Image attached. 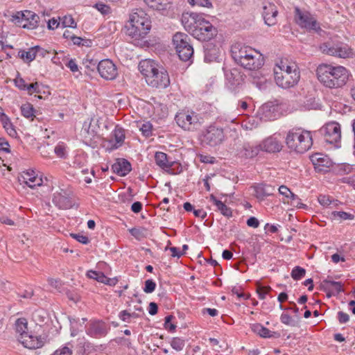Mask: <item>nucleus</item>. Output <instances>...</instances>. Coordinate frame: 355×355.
I'll return each mask as SVG.
<instances>
[{"label": "nucleus", "mask_w": 355, "mask_h": 355, "mask_svg": "<svg viewBox=\"0 0 355 355\" xmlns=\"http://www.w3.org/2000/svg\"><path fill=\"white\" fill-rule=\"evenodd\" d=\"M315 73L320 83L329 89L343 87L351 76L350 71L345 67L328 63L319 64L316 68Z\"/></svg>", "instance_id": "f257e3e1"}, {"label": "nucleus", "mask_w": 355, "mask_h": 355, "mask_svg": "<svg viewBox=\"0 0 355 355\" xmlns=\"http://www.w3.org/2000/svg\"><path fill=\"white\" fill-rule=\"evenodd\" d=\"M182 23L184 28L200 41H209L216 37L218 33L217 28L200 13H183Z\"/></svg>", "instance_id": "f03ea898"}, {"label": "nucleus", "mask_w": 355, "mask_h": 355, "mask_svg": "<svg viewBox=\"0 0 355 355\" xmlns=\"http://www.w3.org/2000/svg\"><path fill=\"white\" fill-rule=\"evenodd\" d=\"M274 80L283 89L295 86L300 79V70L296 62L288 58H281L273 67Z\"/></svg>", "instance_id": "7ed1b4c3"}, {"label": "nucleus", "mask_w": 355, "mask_h": 355, "mask_svg": "<svg viewBox=\"0 0 355 355\" xmlns=\"http://www.w3.org/2000/svg\"><path fill=\"white\" fill-rule=\"evenodd\" d=\"M125 33L136 40L144 39L151 29V20L142 8H135L129 14L125 26Z\"/></svg>", "instance_id": "20e7f679"}, {"label": "nucleus", "mask_w": 355, "mask_h": 355, "mask_svg": "<svg viewBox=\"0 0 355 355\" xmlns=\"http://www.w3.org/2000/svg\"><path fill=\"white\" fill-rule=\"evenodd\" d=\"M139 69L145 77L147 84L153 87L164 89L170 84L166 70L153 60H141L139 64Z\"/></svg>", "instance_id": "39448f33"}, {"label": "nucleus", "mask_w": 355, "mask_h": 355, "mask_svg": "<svg viewBox=\"0 0 355 355\" xmlns=\"http://www.w3.org/2000/svg\"><path fill=\"white\" fill-rule=\"evenodd\" d=\"M232 55L234 61L245 69L257 71L264 64L263 55L248 46H234L232 49Z\"/></svg>", "instance_id": "423d86ee"}, {"label": "nucleus", "mask_w": 355, "mask_h": 355, "mask_svg": "<svg viewBox=\"0 0 355 355\" xmlns=\"http://www.w3.org/2000/svg\"><path fill=\"white\" fill-rule=\"evenodd\" d=\"M288 148L296 153H304L313 145V138L310 131L302 128H293L285 138Z\"/></svg>", "instance_id": "0eeeda50"}, {"label": "nucleus", "mask_w": 355, "mask_h": 355, "mask_svg": "<svg viewBox=\"0 0 355 355\" xmlns=\"http://www.w3.org/2000/svg\"><path fill=\"white\" fill-rule=\"evenodd\" d=\"M10 20L17 26L34 30L39 26L40 17L31 10H25L13 13Z\"/></svg>", "instance_id": "6e6552de"}, {"label": "nucleus", "mask_w": 355, "mask_h": 355, "mask_svg": "<svg viewBox=\"0 0 355 355\" xmlns=\"http://www.w3.org/2000/svg\"><path fill=\"white\" fill-rule=\"evenodd\" d=\"M175 119L177 124L183 130L193 131L202 123L199 114L192 110H182L177 113Z\"/></svg>", "instance_id": "1a4fd4ad"}, {"label": "nucleus", "mask_w": 355, "mask_h": 355, "mask_svg": "<svg viewBox=\"0 0 355 355\" xmlns=\"http://www.w3.org/2000/svg\"><path fill=\"white\" fill-rule=\"evenodd\" d=\"M188 36L183 33H177L173 37V43L176 52L183 61H188L193 54V49L188 42Z\"/></svg>", "instance_id": "9d476101"}, {"label": "nucleus", "mask_w": 355, "mask_h": 355, "mask_svg": "<svg viewBox=\"0 0 355 355\" xmlns=\"http://www.w3.org/2000/svg\"><path fill=\"white\" fill-rule=\"evenodd\" d=\"M295 21L300 27L307 30L316 32L320 30L317 20L309 11L295 8Z\"/></svg>", "instance_id": "9b49d317"}, {"label": "nucleus", "mask_w": 355, "mask_h": 355, "mask_svg": "<svg viewBox=\"0 0 355 355\" xmlns=\"http://www.w3.org/2000/svg\"><path fill=\"white\" fill-rule=\"evenodd\" d=\"M281 110V104L277 100L270 101L260 107L258 114L263 120H274L279 116Z\"/></svg>", "instance_id": "f8f14e48"}, {"label": "nucleus", "mask_w": 355, "mask_h": 355, "mask_svg": "<svg viewBox=\"0 0 355 355\" xmlns=\"http://www.w3.org/2000/svg\"><path fill=\"white\" fill-rule=\"evenodd\" d=\"M322 132L325 141L329 144H337L341 140V126L336 121L327 123L322 128Z\"/></svg>", "instance_id": "ddd939ff"}, {"label": "nucleus", "mask_w": 355, "mask_h": 355, "mask_svg": "<svg viewBox=\"0 0 355 355\" xmlns=\"http://www.w3.org/2000/svg\"><path fill=\"white\" fill-rule=\"evenodd\" d=\"M97 70L101 77L106 80H113L118 76L117 67L110 59L101 60Z\"/></svg>", "instance_id": "4468645a"}, {"label": "nucleus", "mask_w": 355, "mask_h": 355, "mask_svg": "<svg viewBox=\"0 0 355 355\" xmlns=\"http://www.w3.org/2000/svg\"><path fill=\"white\" fill-rule=\"evenodd\" d=\"M283 148L281 137L276 135L265 138L259 144V148L261 151L270 154L279 153Z\"/></svg>", "instance_id": "2eb2a0df"}, {"label": "nucleus", "mask_w": 355, "mask_h": 355, "mask_svg": "<svg viewBox=\"0 0 355 355\" xmlns=\"http://www.w3.org/2000/svg\"><path fill=\"white\" fill-rule=\"evenodd\" d=\"M81 136L86 145L94 148L99 139L96 125L91 121L85 122L81 130Z\"/></svg>", "instance_id": "dca6fc26"}, {"label": "nucleus", "mask_w": 355, "mask_h": 355, "mask_svg": "<svg viewBox=\"0 0 355 355\" xmlns=\"http://www.w3.org/2000/svg\"><path fill=\"white\" fill-rule=\"evenodd\" d=\"M19 180L22 184H26L31 189L40 187L43 184L42 175L34 170L28 169L22 171Z\"/></svg>", "instance_id": "f3484780"}, {"label": "nucleus", "mask_w": 355, "mask_h": 355, "mask_svg": "<svg viewBox=\"0 0 355 355\" xmlns=\"http://www.w3.org/2000/svg\"><path fill=\"white\" fill-rule=\"evenodd\" d=\"M19 341L26 347L30 349H35L42 347L45 343V338L41 335L33 334H24L18 336Z\"/></svg>", "instance_id": "a211bd4d"}, {"label": "nucleus", "mask_w": 355, "mask_h": 355, "mask_svg": "<svg viewBox=\"0 0 355 355\" xmlns=\"http://www.w3.org/2000/svg\"><path fill=\"white\" fill-rule=\"evenodd\" d=\"M114 139H106L103 143V146L107 150H112L120 147L124 142L125 131L123 128L116 127L112 132Z\"/></svg>", "instance_id": "6ab92c4d"}, {"label": "nucleus", "mask_w": 355, "mask_h": 355, "mask_svg": "<svg viewBox=\"0 0 355 355\" xmlns=\"http://www.w3.org/2000/svg\"><path fill=\"white\" fill-rule=\"evenodd\" d=\"M311 160L315 171L318 173L328 172L332 166V162L329 157L321 153H315L311 155Z\"/></svg>", "instance_id": "aec40b11"}, {"label": "nucleus", "mask_w": 355, "mask_h": 355, "mask_svg": "<svg viewBox=\"0 0 355 355\" xmlns=\"http://www.w3.org/2000/svg\"><path fill=\"white\" fill-rule=\"evenodd\" d=\"M224 139L222 129L216 127H209L203 136V141L211 146L220 144Z\"/></svg>", "instance_id": "412c9836"}, {"label": "nucleus", "mask_w": 355, "mask_h": 355, "mask_svg": "<svg viewBox=\"0 0 355 355\" xmlns=\"http://www.w3.org/2000/svg\"><path fill=\"white\" fill-rule=\"evenodd\" d=\"M263 17L265 24L269 26H274L277 24V17L278 10L277 6L272 3H266L263 7Z\"/></svg>", "instance_id": "4be33fe9"}, {"label": "nucleus", "mask_w": 355, "mask_h": 355, "mask_svg": "<svg viewBox=\"0 0 355 355\" xmlns=\"http://www.w3.org/2000/svg\"><path fill=\"white\" fill-rule=\"evenodd\" d=\"M86 276L91 279L110 286H114L119 282L118 278L116 277L110 278L107 277L103 272L94 270H89L87 272Z\"/></svg>", "instance_id": "5701e85b"}, {"label": "nucleus", "mask_w": 355, "mask_h": 355, "mask_svg": "<svg viewBox=\"0 0 355 355\" xmlns=\"http://www.w3.org/2000/svg\"><path fill=\"white\" fill-rule=\"evenodd\" d=\"M251 329L254 334H257L261 338H270L279 337V333L272 331L259 323L252 324L251 325Z\"/></svg>", "instance_id": "b1692460"}, {"label": "nucleus", "mask_w": 355, "mask_h": 355, "mask_svg": "<svg viewBox=\"0 0 355 355\" xmlns=\"http://www.w3.org/2000/svg\"><path fill=\"white\" fill-rule=\"evenodd\" d=\"M112 169L117 175L125 176L131 171V164L125 159H119L112 166Z\"/></svg>", "instance_id": "393cba45"}, {"label": "nucleus", "mask_w": 355, "mask_h": 355, "mask_svg": "<svg viewBox=\"0 0 355 355\" xmlns=\"http://www.w3.org/2000/svg\"><path fill=\"white\" fill-rule=\"evenodd\" d=\"M256 198L259 200H263L266 197L271 196L275 188L266 184H258L254 187Z\"/></svg>", "instance_id": "a878e982"}, {"label": "nucleus", "mask_w": 355, "mask_h": 355, "mask_svg": "<svg viewBox=\"0 0 355 355\" xmlns=\"http://www.w3.org/2000/svg\"><path fill=\"white\" fill-rule=\"evenodd\" d=\"M53 202L60 209H68L72 207V202L70 198L59 192L54 193Z\"/></svg>", "instance_id": "bb28decb"}, {"label": "nucleus", "mask_w": 355, "mask_h": 355, "mask_svg": "<svg viewBox=\"0 0 355 355\" xmlns=\"http://www.w3.org/2000/svg\"><path fill=\"white\" fill-rule=\"evenodd\" d=\"M336 53V58L344 59L352 58L354 55L352 49L347 44L343 43L337 44Z\"/></svg>", "instance_id": "cd10ccee"}, {"label": "nucleus", "mask_w": 355, "mask_h": 355, "mask_svg": "<svg viewBox=\"0 0 355 355\" xmlns=\"http://www.w3.org/2000/svg\"><path fill=\"white\" fill-rule=\"evenodd\" d=\"M144 1L149 8L157 10H166L171 3V0H144Z\"/></svg>", "instance_id": "c85d7f7f"}, {"label": "nucleus", "mask_w": 355, "mask_h": 355, "mask_svg": "<svg viewBox=\"0 0 355 355\" xmlns=\"http://www.w3.org/2000/svg\"><path fill=\"white\" fill-rule=\"evenodd\" d=\"M41 49L39 46H35L33 47L30 48L27 51H19L20 57L26 62H31L33 61L37 53Z\"/></svg>", "instance_id": "c756f323"}, {"label": "nucleus", "mask_w": 355, "mask_h": 355, "mask_svg": "<svg viewBox=\"0 0 355 355\" xmlns=\"http://www.w3.org/2000/svg\"><path fill=\"white\" fill-rule=\"evenodd\" d=\"M156 164L163 169H168L172 166V164L167 159V155L162 152H157L155 155Z\"/></svg>", "instance_id": "7c9ffc66"}, {"label": "nucleus", "mask_w": 355, "mask_h": 355, "mask_svg": "<svg viewBox=\"0 0 355 355\" xmlns=\"http://www.w3.org/2000/svg\"><path fill=\"white\" fill-rule=\"evenodd\" d=\"M210 200L216 205L218 210H219L223 215L226 216H232V210L227 207V206L223 202L218 200L213 194L210 196Z\"/></svg>", "instance_id": "2f4dec72"}, {"label": "nucleus", "mask_w": 355, "mask_h": 355, "mask_svg": "<svg viewBox=\"0 0 355 355\" xmlns=\"http://www.w3.org/2000/svg\"><path fill=\"white\" fill-rule=\"evenodd\" d=\"M2 123V125L6 132L12 137H17V132L13 125V123L11 122L10 119L7 116L4 119L0 121Z\"/></svg>", "instance_id": "473e14b6"}, {"label": "nucleus", "mask_w": 355, "mask_h": 355, "mask_svg": "<svg viewBox=\"0 0 355 355\" xmlns=\"http://www.w3.org/2000/svg\"><path fill=\"white\" fill-rule=\"evenodd\" d=\"M15 329L19 336H23L24 334H27L28 332V321L26 318H19L15 322Z\"/></svg>", "instance_id": "72a5a7b5"}, {"label": "nucleus", "mask_w": 355, "mask_h": 355, "mask_svg": "<svg viewBox=\"0 0 355 355\" xmlns=\"http://www.w3.org/2000/svg\"><path fill=\"white\" fill-rule=\"evenodd\" d=\"M137 312H129L126 310L122 311L119 314V318L123 322H129L131 318H138L140 316L141 313H142L143 310L141 307H139L136 309Z\"/></svg>", "instance_id": "f704fd0d"}, {"label": "nucleus", "mask_w": 355, "mask_h": 355, "mask_svg": "<svg viewBox=\"0 0 355 355\" xmlns=\"http://www.w3.org/2000/svg\"><path fill=\"white\" fill-rule=\"evenodd\" d=\"M337 44L324 43L320 45V49L322 53L336 57Z\"/></svg>", "instance_id": "c9c22d12"}, {"label": "nucleus", "mask_w": 355, "mask_h": 355, "mask_svg": "<svg viewBox=\"0 0 355 355\" xmlns=\"http://www.w3.org/2000/svg\"><path fill=\"white\" fill-rule=\"evenodd\" d=\"M21 114L29 119L33 120L35 117V109L31 103H25L21 106Z\"/></svg>", "instance_id": "e433bc0d"}, {"label": "nucleus", "mask_w": 355, "mask_h": 355, "mask_svg": "<svg viewBox=\"0 0 355 355\" xmlns=\"http://www.w3.org/2000/svg\"><path fill=\"white\" fill-rule=\"evenodd\" d=\"M60 24L63 28H76V22L73 19L71 15H65L62 18H60Z\"/></svg>", "instance_id": "4c0bfd02"}, {"label": "nucleus", "mask_w": 355, "mask_h": 355, "mask_svg": "<svg viewBox=\"0 0 355 355\" xmlns=\"http://www.w3.org/2000/svg\"><path fill=\"white\" fill-rule=\"evenodd\" d=\"M244 155L248 158H252L258 155L261 150L259 148V144L254 147L246 145L243 147Z\"/></svg>", "instance_id": "58836bf2"}, {"label": "nucleus", "mask_w": 355, "mask_h": 355, "mask_svg": "<svg viewBox=\"0 0 355 355\" xmlns=\"http://www.w3.org/2000/svg\"><path fill=\"white\" fill-rule=\"evenodd\" d=\"M184 345V340L179 337H175L171 341V347L178 352L182 351Z\"/></svg>", "instance_id": "ea45409f"}, {"label": "nucleus", "mask_w": 355, "mask_h": 355, "mask_svg": "<svg viewBox=\"0 0 355 355\" xmlns=\"http://www.w3.org/2000/svg\"><path fill=\"white\" fill-rule=\"evenodd\" d=\"M142 135L146 137H149L153 135V126L149 121L144 123L139 128Z\"/></svg>", "instance_id": "a19ab883"}, {"label": "nucleus", "mask_w": 355, "mask_h": 355, "mask_svg": "<svg viewBox=\"0 0 355 355\" xmlns=\"http://www.w3.org/2000/svg\"><path fill=\"white\" fill-rule=\"evenodd\" d=\"M191 6H200L210 8L212 3L209 0H187Z\"/></svg>", "instance_id": "79ce46f5"}, {"label": "nucleus", "mask_w": 355, "mask_h": 355, "mask_svg": "<svg viewBox=\"0 0 355 355\" xmlns=\"http://www.w3.org/2000/svg\"><path fill=\"white\" fill-rule=\"evenodd\" d=\"M55 155L60 158L67 157V146L64 143H59L54 149Z\"/></svg>", "instance_id": "37998d69"}, {"label": "nucleus", "mask_w": 355, "mask_h": 355, "mask_svg": "<svg viewBox=\"0 0 355 355\" xmlns=\"http://www.w3.org/2000/svg\"><path fill=\"white\" fill-rule=\"evenodd\" d=\"M306 271L304 268L296 266L291 272V277L295 280H299L305 275Z\"/></svg>", "instance_id": "c03bdc74"}, {"label": "nucleus", "mask_w": 355, "mask_h": 355, "mask_svg": "<svg viewBox=\"0 0 355 355\" xmlns=\"http://www.w3.org/2000/svg\"><path fill=\"white\" fill-rule=\"evenodd\" d=\"M332 215L335 218H339L343 220H352L354 218V215L345 211H333Z\"/></svg>", "instance_id": "a18cd8bd"}, {"label": "nucleus", "mask_w": 355, "mask_h": 355, "mask_svg": "<svg viewBox=\"0 0 355 355\" xmlns=\"http://www.w3.org/2000/svg\"><path fill=\"white\" fill-rule=\"evenodd\" d=\"M41 85L37 82L34 83L28 84L27 87V92L28 94L32 95L33 94L41 93Z\"/></svg>", "instance_id": "49530a36"}, {"label": "nucleus", "mask_w": 355, "mask_h": 355, "mask_svg": "<svg viewBox=\"0 0 355 355\" xmlns=\"http://www.w3.org/2000/svg\"><path fill=\"white\" fill-rule=\"evenodd\" d=\"M318 200L319 203L324 207H328L331 205V203L334 202V200L331 199V198L326 195H320L318 197Z\"/></svg>", "instance_id": "de8ad7c7"}, {"label": "nucleus", "mask_w": 355, "mask_h": 355, "mask_svg": "<svg viewBox=\"0 0 355 355\" xmlns=\"http://www.w3.org/2000/svg\"><path fill=\"white\" fill-rule=\"evenodd\" d=\"M271 288L270 286H263L261 285H258L257 288V293L261 300H263L266 298L267 294L270 292Z\"/></svg>", "instance_id": "09e8293b"}, {"label": "nucleus", "mask_w": 355, "mask_h": 355, "mask_svg": "<svg viewBox=\"0 0 355 355\" xmlns=\"http://www.w3.org/2000/svg\"><path fill=\"white\" fill-rule=\"evenodd\" d=\"M94 7L102 14V15H108L111 13V8L109 6L103 3H96Z\"/></svg>", "instance_id": "8fccbe9b"}, {"label": "nucleus", "mask_w": 355, "mask_h": 355, "mask_svg": "<svg viewBox=\"0 0 355 355\" xmlns=\"http://www.w3.org/2000/svg\"><path fill=\"white\" fill-rule=\"evenodd\" d=\"M156 284L152 279H148L145 282V286L144 288V291L146 293H150L153 292L155 289Z\"/></svg>", "instance_id": "3c124183"}, {"label": "nucleus", "mask_w": 355, "mask_h": 355, "mask_svg": "<svg viewBox=\"0 0 355 355\" xmlns=\"http://www.w3.org/2000/svg\"><path fill=\"white\" fill-rule=\"evenodd\" d=\"M15 86L19 89L20 90H24L26 91L28 85L25 83V80L21 78V77H17L15 80Z\"/></svg>", "instance_id": "603ef678"}, {"label": "nucleus", "mask_w": 355, "mask_h": 355, "mask_svg": "<svg viewBox=\"0 0 355 355\" xmlns=\"http://www.w3.org/2000/svg\"><path fill=\"white\" fill-rule=\"evenodd\" d=\"M173 318V317L171 315H167L165 318L164 327L170 331H174L176 328V326L171 322Z\"/></svg>", "instance_id": "864d4df0"}, {"label": "nucleus", "mask_w": 355, "mask_h": 355, "mask_svg": "<svg viewBox=\"0 0 355 355\" xmlns=\"http://www.w3.org/2000/svg\"><path fill=\"white\" fill-rule=\"evenodd\" d=\"M52 355H73V352L71 349L64 346L55 350Z\"/></svg>", "instance_id": "5fc2aeb1"}, {"label": "nucleus", "mask_w": 355, "mask_h": 355, "mask_svg": "<svg viewBox=\"0 0 355 355\" xmlns=\"http://www.w3.org/2000/svg\"><path fill=\"white\" fill-rule=\"evenodd\" d=\"M198 157L202 163L213 164L215 162V158L212 156H210L209 155L199 154L198 155Z\"/></svg>", "instance_id": "6e6d98bb"}, {"label": "nucleus", "mask_w": 355, "mask_h": 355, "mask_svg": "<svg viewBox=\"0 0 355 355\" xmlns=\"http://www.w3.org/2000/svg\"><path fill=\"white\" fill-rule=\"evenodd\" d=\"M326 283L330 288H331L337 293H340L343 291L342 284H340V282L326 281Z\"/></svg>", "instance_id": "4d7b16f0"}, {"label": "nucleus", "mask_w": 355, "mask_h": 355, "mask_svg": "<svg viewBox=\"0 0 355 355\" xmlns=\"http://www.w3.org/2000/svg\"><path fill=\"white\" fill-rule=\"evenodd\" d=\"M279 193L284 197L286 199L288 198V196L292 192L290 189L286 185H281L278 189Z\"/></svg>", "instance_id": "13d9d810"}, {"label": "nucleus", "mask_w": 355, "mask_h": 355, "mask_svg": "<svg viewBox=\"0 0 355 355\" xmlns=\"http://www.w3.org/2000/svg\"><path fill=\"white\" fill-rule=\"evenodd\" d=\"M0 151L10 153V145L8 142L3 138H0Z\"/></svg>", "instance_id": "bf43d9fd"}, {"label": "nucleus", "mask_w": 355, "mask_h": 355, "mask_svg": "<svg viewBox=\"0 0 355 355\" xmlns=\"http://www.w3.org/2000/svg\"><path fill=\"white\" fill-rule=\"evenodd\" d=\"M167 250H169L171 252V256L172 257H178V258H180L182 254L183 253H182L181 252H180L178 250V249L175 247H166L165 248V251H167Z\"/></svg>", "instance_id": "052dcab7"}, {"label": "nucleus", "mask_w": 355, "mask_h": 355, "mask_svg": "<svg viewBox=\"0 0 355 355\" xmlns=\"http://www.w3.org/2000/svg\"><path fill=\"white\" fill-rule=\"evenodd\" d=\"M60 25V20H58L55 18H52L48 21V28L51 30H54L59 27Z\"/></svg>", "instance_id": "680f3d73"}, {"label": "nucleus", "mask_w": 355, "mask_h": 355, "mask_svg": "<svg viewBox=\"0 0 355 355\" xmlns=\"http://www.w3.org/2000/svg\"><path fill=\"white\" fill-rule=\"evenodd\" d=\"M247 225L249 227L257 228L259 225V221L257 218L252 216L247 220Z\"/></svg>", "instance_id": "e2e57ef3"}, {"label": "nucleus", "mask_w": 355, "mask_h": 355, "mask_svg": "<svg viewBox=\"0 0 355 355\" xmlns=\"http://www.w3.org/2000/svg\"><path fill=\"white\" fill-rule=\"evenodd\" d=\"M72 236L83 244H87L89 241L87 236L82 234H72Z\"/></svg>", "instance_id": "0e129e2a"}, {"label": "nucleus", "mask_w": 355, "mask_h": 355, "mask_svg": "<svg viewBox=\"0 0 355 355\" xmlns=\"http://www.w3.org/2000/svg\"><path fill=\"white\" fill-rule=\"evenodd\" d=\"M288 204H290L291 206L298 208V209L306 207V205L303 204L301 202V199L298 196H297V200L291 201Z\"/></svg>", "instance_id": "69168bd1"}, {"label": "nucleus", "mask_w": 355, "mask_h": 355, "mask_svg": "<svg viewBox=\"0 0 355 355\" xmlns=\"http://www.w3.org/2000/svg\"><path fill=\"white\" fill-rule=\"evenodd\" d=\"M280 320L282 323L289 325L292 321V318L287 313H282Z\"/></svg>", "instance_id": "338daca9"}, {"label": "nucleus", "mask_w": 355, "mask_h": 355, "mask_svg": "<svg viewBox=\"0 0 355 355\" xmlns=\"http://www.w3.org/2000/svg\"><path fill=\"white\" fill-rule=\"evenodd\" d=\"M349 320V317L348 314L342 311L338 312V320L340 323H346Z\"/></svg>", "instance_id": "774afa93"}]
</instances>
